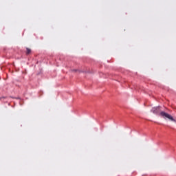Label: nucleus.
<instances>
[{"label":"nucleus","mask_w":176,"mask_h":176,"mask_svg":"<svg viewBox=\"0 0 176 176\" xmlns=\"http://www.w3.org/2000/svg\"><path fill=\"white\" fill-rule=\"evenodd\" d=\"M151 112H153V113H155V115H159L160 116H162V118H163L164 119H169V120H171L172 122H175V120L171 116V115L164 111H162L160 107H153L151 109Z\"/></svg>","instance_id":"nucleus-1"},{"label":"nucleus","mask_w":176,"mask_h":176,"mask_svg":"<svg viewBox=\"0 0 176 176\" xmlns=\"http://www.w3.org/2000/svg\"><path fill=\"white\" fill-rule=\"evenodd\" d=\"M30 53H31V49L26 48V54L28 55V54H30Z\"/></svg>","instance_id":"nucleus-2"}]
</instances>
